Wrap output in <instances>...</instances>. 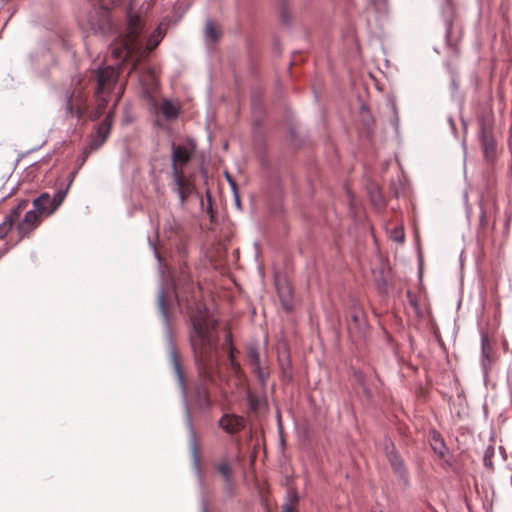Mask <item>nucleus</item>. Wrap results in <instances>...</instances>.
I'll use <instances>...</instances> for the list:
<instances>
[{
  "label": "nucleus",
  "instance_id": "f257e3e1",
  "mask_svg": "<svg viewBox=\"0 0 512 512\" xmlns=\"http://www.w3.org/2000/svg\"><path fill=\"white\" fill-rule=\"evenodd\" d=\"M189 341L201 383L195 387V400L200 409L212 406L206 384L216 385L220 378L216 321L206 312L198 310L191 316Z\"/></svg>",
  "mask_w": 512,
  "mask_h": 512
},
{
  "label": "nucleus",
  "instance_id": "4c0bfd02",
  "mask_svg": "<svg viewBox=\"0 0 512 512\" xmlns=\"http://www.w3.org/2000/svg\"><path fill=\"white\" fill-rule=\"evenodd\" d=\"M248 403H249L250 408L252 410H256L257 409V407H258V400H257V398L255 396L249 394L248 395Z\"/></svg>",
  "mask_w": 512,
  "mask_h": 512
},
{
  "label": "nucleus",
  "instance_id": "a18cd8bd",
  "mask_svg": "<svg viewBox=\"0 0 512 512\" xmlns=\"http://www.w3.org/2000/svg\"><path fill=\"white\" fill-rule=\"evenodd\" d=\"M190 289H191V293H192V294H191V299H192V300H195L196 296L194 295V293H195V289H194L193 285H191Z\"/></svg>",
  "mask_w": 512,
  "mask_h": 512
},
{
  "label": "nucleus",
  "instance_id": "1a4fd4ad",
  "mask_svg": "<svg viewBox=\"0 0 512 512\" xmlns=\"http://www.w3.org/2000/svg\"><path fill=\"white\" fill-rule=\"evenodd\" d=\"M40 212L34 207L26 212L23 220L17 225V232L20 239L28 237L41 223Z\"/></svg>",
  "mask_w": 512,
  "mask_h": 512
},
{
  "label": "nucleus",
  "instance_id": "4468645a",
  "mask_svg": "<svg viewBox=\"0 0 512 512\" xmlns=\"http://www.w3.org/2000/svg\"><path fill=\"white\" fill-rule=\"evenodd\" d=\"M136 49L132 37L123 39L117 46L111 48V55L115 60L124 62L132 58Z\"/></svg>",
  "mask_w": 512,
  "mask_h": 512
},
{
  "label": "nucleus",
  "instance_id": "9d476101",
  "mask_svg": "<svg viewBox=\"0 0 512 512\" xmlns=\"http://www.w3.org/2000/svg\"><path fill=\"white\" fill-rule=\"evenodd\" d=\"M480 140L485 160L493 162L496 158V141L491 130L484 123H481L480 127Z\"/></svg>",
  "mask_w": 512,
  "mask_h": 512
},
{
  "label": "nucleus",
  "instance_id": "2f4dec72",
  "mask_svg": "<svg viewBox=\"0 0 512 512\" xmlns=\"http://www.w3.org/2000/svg\"><path fill=\"white\" fill-rule=\"evenodd\" d=\"M223 493L227 499H231L234 496V493H235L234 479L224 481Z\"/></svg>",
  "mask_w": 512,
  "mask_h": 512
},
{
  "label": "nucleus",
  "instance_id": "f8f14e48",
  "mask_svg": "<svg viewBox=\"0 0 512 512\" xmlns=\"http://www.w3.org/2000/svg\"><path fill=\"white\" fill-rule=\"evenodd\" d=\"M171 150V174L184 173L183 167L190 161L191 154L185 146L176 145L175 143H172Z\"/></svg>",
  "mask_w": 512,
  "mask_h": 512
},
{
  "label": "nucleus",
  "instance_id": "4be33fe9",
  "mask_svg": "<svg viewBox=\"0 0 512 512\" xmlns=\"http://www.w3.org/2000/svg\"><path fill=\"white\" fill-rule=\"evenodd\" d=\"M432 443H431V447L433 449V451L439 455V457H444L446 452H447V447L445 445V442L443 440V438L440 436L439 433L437 432H434L433 435H432Z\"/></svg>",
  "mask_w": 512,
  "mask_h": 512
},
{
  "label": "nucleus",
  "instance_id": "5701e85b",
  "mask_svg": "<svg viewBox=\"0 0 512 512\" xmlns=\"http://www.w3.org/2000/svg\"><path fill=\"white\" fill-rule=\"evenodd\" d=\"M351 321L354 327L358 330L364 329L366 322L363 316V312L359 307L353 306L350 313Z\"/></svg>",
  "mask_w": 512,
  "mask_h": 512
},
{
  "label": "nucleus",
  "instance_id": "72a5a7b5",
  "mask_svg": "<svg viewBox=\"0 0 512 512\" xmlns=\"http://www.w3.org/2000/svg\"><path fill=\"white\" fill-rule=\"evenodd\" d=\"M299 497L295 488H288L286 495V502L291 503L292 505H296L298 503Z\"/></svg>",
  "mask_w": 512,
  "mask_h": 512
},
{
  "label": "nucleus",
  "instance_id": "dca6fc26",
  "mask_svg": "<svg viewBox=\"0 0 512 512\" xmlns=\"http://www.w3.org/2000/svg\"><path fill=\"white\" fill-rule=\"evenodd\" d=\"M80 99H75L73 94H69L65 100V114L67 117L81 118L84 114V109L80 103Z\"/></svg>",
  "mask_w": 512,
  "mask_h": 512
},
{
  "label": "nucleus",
  "instance_id": "c756f323",
  "mask_svg": "<svg viewBox=\"0 0 512 512\" xmlns=\"http://www.w3.org/2000/svg\"><path fill=\"white\" fill-rule=\"evenodd\" d=\"M14 224L15 222H13L7 216L4 217V220L0 223V239H4L6 237Z\"/></svg>",
  "mask_w": 512,
  "mask_h": 512
},
{
  "label": "nucleus",
  "instance_id": "39448f33",
  "mask_svg": "<svg viewBox=\"0 0 512 512\" xmlns=\"http://www.w3.org/2000/svg\"><path fill=\"white\" fill-rule=\"evenodd\" d=\"M97 93H111L119 77V69L113 66L99 67L95 71Z\"/></svg>",
  "mask_w": 512,
  "mask_h": 512
},
{
  "label": "nucleus",
  "instance_id": "a878e982",
  "mask_svg": "<svg viewBox=\"0 0 512 512\" xmlns=\"http://www.w3.org/2000/svg\"><path fill=\"white\" fill-rule=\"evenodd\" d=\"M247 360H248L249 365L252 368L261 365V363H260V355H259L257 347H255V346H249L248 347V350H247Z\"/></svg>",
  "mask_w": 512,
  "mask_h": 512
},
{
  "label": "nucleus",
  "instance_id": "cd10ccee",
  "mask_svg": "<svg viewBox=\"0 0 512 512\" xmlns=\"http://www.w3.org/2000/svg\"><path fill=\"white\" fill-rule=\"evenodd\" d=\"M158 307L165 323L169 325V315L166 306L165 291L163 289H161L158 294Z\"/></svg>",
  "mask_w": 512,
  "mask_h": 512
},
{
  "label": "nucleus",
  "instance_id": "9b49d317",
  "mask_svg": "<svg viewBox=\"0 0 512 512\" xmlns=\"http://www.w3.org/2000/svg\"><path fill=\"white\" fill-rule=\"evenodd\" d=\"M173 191L177 193L180 205L183 206L194 191V185L185 178L184 173L171 174Z\"/></svg>",
  "mask_w": 512,
  "mask_h": 512
},
{
  "label": "nucleus",
  "instance_id": "58836bf2",
  "mask_svg": "<svg viewBox=\"0 0 512 512\" xmlns=\"http://www.w3.org/2000/svg\"><path fill=\"white\" fill-rule=\"evenodd\" d=\"M282 508V512H294V505L291 503H284Z\"/></svg>",
  "mask_w": 512,
  "mask_h": 512
},
{
  "label": "nucleus",
  "instance_id": "20e7f679",
  "mask_svg": "<svg viewBox=\"0 0 512 512\" xmlns=\"http://www.w3.org/2000/svg\"><path fill=\"white\" fill-rule=\"evenodd\" d=\"M442 16L445 23V40L448 47L454 52H458L457 44L461 39V30L455 31V7L451 0H445L442 8Z\"/></svg>",
  "mask_w": 512,
  "mask_h": 512
},
{
  "label": "nucleus",
  "instance_id": "49530a36",
  "mask_svg": "<svg viewBox=\"0 0 512 512\" xmlns=\"http://www.w3.org/2000/svg\"><path fill=\"white\" fill-rule=\"evenodd\" d=\"M228 181H229V183L231 184V186H232L233 190L235 191V189H236V184H235V183H234V182H233L229 177H228Z\"/></svg>",
  "mask_w": 512,
  "mask_h": 512
},
{
  "label": "nucleus",
  "instance_id": "79ce46f5",
  "mask_svg": "<svg viewBox=\"0 0 512 512\" xmlns=\"http://www.w3.org/2000/svg\"><path fill=\"white\" fill-rule=\"evenodd\" d=\"M201 512H209L208 502L205 499L202 501Z\"/></svg>",
  "mask_w": 512,
  "mask_h": 512
},
{
  "label": "nucleus",
  "instance_id": "473e14b6",
  "mask_svg": "<svg viewBox=\"0 0 512 512\" xmlns=\"http://www.w3.org/2000/svg\"><path fill=\"white\" fill-rule=\"evenodd\" d=\"M253 372L256 375L257 379L259 380L260 384L262 386L266 385L267 379L269 377V373L266 372L261 365L256 366L253 368Z\"/></svg>",
  "mask_w": 512,
  "mask_h": 512
},
{
  "label": "nucleus",
  "instance_id": "0eeeda50",
  "mask_svg": "<svg viewBox=\"0 0 512 512\" xmlns=\"http://www.w3.org/2000/svg\"><path fill=\"white\" fill-rule=\"evenodd\" d=\"M87 23L95 33H104L110 28L109 10L104 6H94L88 13Z\"/></svg>",
  "mask_w": 512,
  "mask_h": 512
},
{
  "label": "nucleus",
  "instance_id": "423d86ee",
  "mask_svg": "<svg viewBox=\"0 0 512 512\" xmlns=\"http://www.w3.org/2000/svg\"><path fill=\"white\" fill-rule=\"evenodd\" d=\"M118 99L115 101L113 108L116 107ZM114 118V109L110 110L103 121L97 126L95 134L92 135V138L89 142V148L91 150L99 149L107 140Z\"/></svg>",
  "mask_w": 512,
  "mask_h": 512
},
{
  "label": "nucleus",
  "instance_id": "aec40b11",
  "mask_svg": "<svg viewBox=\"0 0 512 512\" xmlns=\"http://www.w3.org/2000/svg\"><path fill=\"white\" fill-rule=\"evenodd\" d=\"M160 112L168 120L176 119L180 114V108L169 99H164L160 105Z\"/></svg>",
  "mask_w": 512,
  "mask_h": 512
},
{
  "label": "nucleus",
  "instance_id": "7ed1b4c3",
  "mask_svg": "<svg viewBox=\"0 0 512 512\" xmlns=\"http://www.w3.org/2000/svg\"><path fill=\"white\" fill-rule=\"evenodd\" d=\"M163 233L169 240L178 241V252L185 257L187 255V241L189 232L185 225L175 219L173 215H168L163 223Z\"/></svg>",
  "mask_w": 512,
  "mask_h": 512
},
{
  "label": "nucleus",
  "instance_id": "a211bd4d",
  "mask_svg": "<svg viewBox=\"0 0 512 512\" xmlns=\"http://www.w3.org/2000/svg\"><path fill=\"white\" fill-rule=\"evenodd\" d=\"M492 346L486 334L481 335V365L485 373L491 365Z\"/></svg>",
  "mask_w": 512,
  "mask_h": 512
},
{
  "label": "nucleus",
  "instance_id": "ea45409f",
  "mask_svg": "<svg viewBox=\"0 0 512 512\" xmlns=\"http://www.w3.org/2000/svg\"><path fill=\"white\" fill-rule=\"evenodd\" d=\"M394 240L397 242H403L404 241V233L402 231H395Z\"/></svg>",
  "mask_w": 512,
  "mask_h": 512
},
{
  "label": "nucleus",
  "instance_id": "bb28decb",
  "mask_svg": "<svg viewBox=\"0 0 512 512\" xmlns=\"http://www.w3.org/2000/svg\"><path fill=\"white\" fill-rule=\"evenodd\" d=\"M109 94L110 93H97V91H95V97H96V102H97V113H96V117H99L103 110L106 108L107 104H108V97H109Z\"/></svg>",
  "mask_w": 512,
  "mask_h": 512
},
{
  "label": "nucleus",
  "instance_id": "37998d69",
  "mask_svg": "<svg viewBox=\"0 0 512 512\" xmlns=\"http://www.w3.org/2000/svg\"><path fill=\"white\" fill-rule=\"evenodd\" d=\"M281 300H282V304H283V306H284L287 310H288V309H290V306H289L288 302H287L284 298H282V297H281Z\"/></svg>",
  "mask_w": 512,
  "mask_h": 512
},
{
  "label": "nucleus",
  "instance_id": "e433bc0d",
  "mask_svg": "<svg viewBox=\"0 0 512 512\" xmlns=\"http://www.w3.org/2000/svg\"><path fill=\"white\" fill-rule=\"evenodd\" d=\"M281 21L286 25L290 24V15L286 8L281 11Z\"/></svg>",
  "mask_w": 512,
  "mask_h": 512
},
{
  "label": "nucleus",
  "instance_id": "a19ab883",
  "mask_svg": "<svg viewBox=\"0 0 512 512\" xmlns=\"http://www.w3.org/2000/svg\"><path fill=\"white\" fill-rule=\"evenodd\" d=\"M176 296H177L179 301H182V300L189 301V297L188 296H184L183 292L181 290H177Z\"/></svg>",
  "mask_w": 512,
  "mask_h": 512
},
{
  "label": "nucleus",
  "instance_id": "f03ea898",
  "mask_svg": "<svg viewBox=\"0 0 512 512\" xmlns=\"http://www.w3.org/2000/svg\"><path fill=\"white\" fill-rule=\"evenodd\" d=\"M72 181L71 178L69 183L64 188L58 189L53 196L47 192L41 193L33 200V207L43 216L52 215L64 201Z\"/></svg>",
  "mask_w": 512,
  "mask_h": 512
},
{
  "label": "nucleus",
  "instance_id": "ddd939ff",
  "mask_svg": "<svg viewBox=\"0 0 512 512\" xmlns=\"http://www.w3.org/2000/svg\"><path fill=\"white\" fill-rule=\"evenodd\" d=\"M169 337H170V351H169L170 362H171L173 371L176 375L179 387L181 389L182 396H183V398L186 399L187 387H186V382H185V378H184V373H183L181 363L179 360L178 351H177L175 344L173 343V341L171 339V335Z\"/></svg>",
  "mask_w": 512,
  "mask_h": 512
},
{
  "label": "nucleus",
  "instance_id": "2eb2a0df",
  "mask_svg": "<svg viewBox=\"0 0 512 512\" xmlns=\"http://www.w3.org/2000/svg\"><path fill=\"white\" fill-rule=\"evenodd\" d=\"M218 424L226 433L236 434L244 428V419L235 414H223Z\"/></svg>",
  "mask_w": 512,
  "mask_h": 512
},
{
  "label": "nucleus",
  "instance_id": "412c9836",
  "mask_svg": "<svg viewBox=\"0 0 512 512\" xmlns=\"http://www.w3.org/2000/svg\"><path fill=\"white\" fill-rule=\"evenodd\" d=\"M223 349L227 350L228 359H229L231 369L234 371V373L238 374L241 371V367H240V364L234 358V347L232 345L231 334H227L225 336V341L223 343Z\"/></svg>",
  "mask_w": 512,
  "mask_h": 512
},
{
  "label": "nucleus",
  "instance_id": "7c9ffc66",
  "mask_svg": "<svg viewBox=\"0 0 512 512\" xmlns=\"http://www.w3.org/2000/svg\"><path fill=\"white\" fill-rule=\"evenodd\" d=\"M494 454H495V450H494V447L493 446H488L484 452V456H483V464L485 467L489 468V469H493V457H494Z\"/></svg>",
  "mask_w": 512,
  "mask_h": 512
},
{
  "label": "nucleus",
  "instance_id": "de8ad7c7",
  "mask_svg": "<svg viewBox=\"0 0 512 512\" xmlns=\"http://www.w3.org/2000/svg\"><path fill=\"white\" fill-rule=\"evenodd\" d=\"M2 255H3V253H2V252H0V258L2 257Z\"/></svg>",
  "mask_w": 512,
  "mask_h": 512
},
{
  "label": "nucleus",
  "instance_id": "c9c22d12",
  "mask_svg": "<svg viewBox=\"0 0 512 512\" xmlns=\"http://www.w3.org/2000/svg\"><path fill=\"white\" fill-rule=\"evenodd\" d=\"M479 225L482 229H485L488 225L487 213L482 206L480 207Z\"/></svg>",
  "mask_w": 512,
  "mask_h": 512
},
{
  "label": "nucleus",
  "instance_id": "393cba45",
  "mask_svg": "<svg viewBox=\"0 0 512 512\" xmlns=\"http://www.w3.org/2000/svg\"><path fill=\"white\" fill-rule=\"evenodd\" d=\"M28 204V200H21L15 207L10 210L6 216L16 223L19 220L22 211L27 208Z\"/></svg>",
  "mask_w": 512,
  "mask_h": 512
},
{
  "label": "nucleus",
  "instance_id": "c03bdc74",
  "mask_svg": "<svg viewBox=\"0 0 512 512\" xmlns=\"http://www.w3.org/2000/svg\"><path fill=\"white\" fill-rule=\"evenodd\" d=\"M153 249H154L155 257L158 259V261H161V256H160V254L157 252L156 247H155V246H153Z\"/></svg>",
  "mask_w": 512,
  "mask_h": 512
},
{
  "label": "nucleus",
  "instance_id": "f3484780",
  "mask_svg": "<svg viewBox=\"0 0 512 512\" xmlns=\"http://www.w3.org/2000/svg\"><path fill=\"white\" fill-rule=\"evenodd\" d=\"M80 99H75L73 94H69L65 100V114L67 117L81 118L84 114V109L80 103Z\"/></svg>",
  "mask_w": 512,
  "mask_h": 512
},
{
  "label": "nucleus",
  "instance_id": "6ab92c4d",
  "mask_svg": "<svg viewBox=\"0 0 512 512\" xmlns=\"http://www.w3.org/2000/svg\"><path fill=\"white\" fill-rule=\"evenodd\" d=\"M388 460L392 466L393 471L403 480L407 479V471L404 466L403 460L395 451L388 453Z\"/></svg>",
  "mask_w": 512,
  "mask_h": 512
},
{
  "label": "nucleus",
  "instance_id": "b1692460",
  "mask_svg": "<svg viewBox=\"0 0 512 512\" xmlns=\"http://www.w3.org/2000/svg\"><path fill=\"white\" fill-rule=\"evenodd\" d=\"M216 469L221 474L224 481L234 479L233 470L227 458H224L220 463H218L216 465Z\"/></svg>",
  "mask_w": 512,
  "mask_h": 512
},
{
  "label": "nucleus",
  "instance_id": "f704fd0d",
  "mask_svg": "<svg viewBox=\"0 0 512 512\" xmlns=\"http://www.w3.org/2000/svg\"><path fill=\"white\" fill-rule=\"evenodd\" d=\"M406 296H407V300H408V303L409 305L417 312L419 313L420 312V308H419V305H418V300L416 298V296L411 292V291H407L406 292Z\"/></svg>",
  "mask_w": 512,
  "mask_h": 512
},
{
  "label": "nucleus",
  "instance_id": "c85d7f7f",
  "mask_svg": "<svg viewBox=\"0 0 512 512\" xmlns=\"http://www.w3.org/2000/svg\"><path fill=\"white\" fill-rule=\"evenodd\" d=\"M205 38L210 42H216L218 39V32L212 21H207L204 31Z\"/></svg>",
  "mask_w": 512,
  "mask_h": 512
},
{
  "label": "nucleus",
  "instance_id": "6e6552de",
  "mask_svg": "<svg viewBox=\"0 0 512 512\" xmlns=\"http://www.w3.org/2000/svg\"><path fill=\"white\" fill-rule=\"evenodd\" d=\"M186 426L189 431V451L192 458L193 468L195 472L199 475V477H201L202 470L201 460L199 456V443L189 409H187L186 411Z\"/></svg>",
  "mask_w": 512,
  "mask_h": 512
}]
</instances>
